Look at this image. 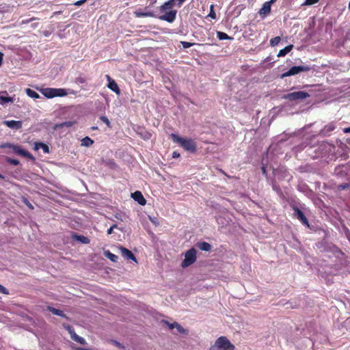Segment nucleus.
<instances>
[{
	"label": "nucleus",
	"mask_w": 350,
	"mask_h": 350,
	"mask_svg": "<svg viewBox=\"0 0 350 350\" xmlns=\"http://www.w3.org/2000/svg\"><path fill=\"white\" fill-rule=\"evenodd\" d=\"M175 0H169L165 2L163 5H161L159 10L161 13H163V14L160 16H157L152 12H142L140 10H136L134 12V15L136 17H157L161 21H164L167 23H173L176 17L177 11L176 10H173V7L174 6Z\"/></svg>",
	"instance_id": "f257e3e1"
},
{
	"label": "nucleus",
	"mask_w": 350,
	"mask_h": 350,
	"mask_svg": "<svg viewBox=\"0 0 350 350\" xmlns=\"http://www.w3.org/2000/svg\"><path fill=\"white\" fill-rule=\"evenodd\" d=\"M170 137L174 143L178 144L184 150L190 152H196L197 146L196 142L191 138H183L175 133H172Z\"/></svg>",
	"instance_id": "f03ea898"
},
{
	"label": "nucleus",
	"mask_w": 350,
	"mask_h": 350,
	"mask_svg": "<svg viewBox=\"0 0 350 350\" xmlns=\"http://www.w3.org/2000/svg\"><path fill=\"white\" fill-rule=\"evenodd\" d=\"M235 346L226 336L219 337L210 350H234Z\"/></svg>",
	"instance_id": "7ed1b4c3"
},
{
	"label": "nucleus",
	"mask_w": 350,
	"mask_h": 350,
	"mask_svg": "<svg viewBox=\"0 0 350 350\" xmlns=\"http://www.w3.org/2000/svg\"><path fill=\"white\" fill-rule=\"evenodd\" d=\"M42 94L48 98H52L57 96H65L68 94V92L66 90L63 88H46L42 90Z\"/></svg>",
	"instance_id": "20e7f679"
},
{
	"label": "nucleus",
	"mask_w": 350,
	"mask_h": 350,
	"mask_svg": "<svg viewBox=\"0 0 350 350\" xmlns=\"http://www.w3.org/2000/svg\"><path fill=\"white\" fill-rule=\"evenodd\" d=\"M0 148H11L16 154L27 157L32 161L35 160V157L29 152L23 149L20 146L6 143L1 145Z\"/></svg>",
	"instance_id": "39448f33"
},
{
	"label": "nucleus",
	"mask_w": 350,
	"mask_h": 350,
	"mask_svg": "<svg viewBox=\"0 0 350 350\" xmlns=\"http://www.w3.org/2000/svg\"><path fill=\"white\" fill-rule=\"evenodd\" d=\"M196 254V250L193 247L187 250L185 254V258L181 262V267L186 268L193 264L197 259Z\"/></svg>",
	"instance_id": "423d86ee"
},
{
	"label": "nucleus",
	"mask_w": 350,
	"mask_h": 350,
	"mask_svg": "<svg viewBox=\"0 0 350 350\" xmlns=\"http://www.w3.org/2000/svg\"><path fill=\"white\" fill-rule=\"evenodd\" d=\"M310 96V94L304 91L293 92L282 96L283 99L288 100L290 101H295L299 100H304Z\"/></svg>",
	"instance_id": "0eeeda50"
},
{
	"label": "nucleus",
	"mask_w": 350,
	"mask_h": 350,
	"mask_svg": "<svg viewBox=\"0 0 350 350\" xmlns=\"http://www.w3.org/2000/svg\"><path fill=\"white\" fill-rule=\"evenodd\" d=\"M311 68L309 66H296L291 67L288 71L284 72L281 75V78L284 79L285 77L297 75L301 72H308L310 70Z\"/></svg>",
	"instance_id": "6e6552de"
},
{
	"label": "nucleus",
	"mask_w": 350,
	"mask_h": 350,
	"mask_svg": "<svg viewBox=\"0 0 350 350\" xmlns=\"http://www.w3.org/2000/svg\"><path fill=\"white\" fill-rule=\"evenodd\" d=\"M291 207L294 211L293 216L298 219L304 225L309 227L308 220L304 214V213L297 206L295 205H292Z\"/></svg>",
	"instance_id": "1a4fd4ad"
},
{
	"label": "nucleus",
	"mask_w": 350,
	"mask_h": 350,
	"mask_svg": "<svg viewBox=\"0 0 350 350\" xmlns=\"http://www.w3.org/2000/svg\"><path fill=\"white\" fill-rule=\"evenodd\" d=\"M271 7V4L268 1H266L262 4V8L258 11V14L261 16V18H263L270 14Z\"/></svg>",
	"instance_id": "9d476101"
},
{
	"label": "nucleus",
	"mask_w": 350,
	"mask_h": 350,
	"mask_svg": "<svg viewBox=\"0 0 350 350\" xmlns=\"http://www.w3.org/2000/svg\"><path fill=\"white\" fill-rule=\"evenodd\" d=\"M3 124L8 127L14 130L21 129L23 126V122L19 120H5Z\"/></svg>",
	"instance_id": "9b49d317"
},
{
	"label": "nucleus",
	"mask_w": 350,
	"mask_h": 350,
	"mask_svg": "<svg viewBox=\"0 0 350 350\" xmlns=\"http://www.w3.org/2000/svg\"><path fill=\"white\" fill-rule=\"evenodd\" d=\"M120 250L121 251L122 256L124 258H126L127 260H132L137 262L136 257L135 256V255L132 253V252L131 250H129L127 248L124 247L122 246H121L120 247Z\"/></svg>",
	"instance_id": "f8f14e48"
},
{
	"label": "nucleus",
	"mask_w": 350,
	"mask_h": 350,
	"mask_svg": "<svg viewBox=\"0 0 350 350\" xmlns=\"http://www.w3.org/2000/svg\"><path fill=\"white\" fill-rule=\"evenodd\" d=\"M131 196L139 204L144 206L146 204V200L144 198L141 191H136L131 194Z\"/></svg>",
	"instance_id": "ddd939ff"
},
{
	"label": "nucleus",
	"mask_w": 350,
	"mask_h": 350,
	"mask_svg": "<svg viewBox=\"0 0 350 350\" xmlns=\"http://www.w3.org/2000/svg\"><path fill=\"white\" fill-rule=\"evenodd\" d=\"M12 97L8 96V92L6 91L0 92V104L4 105L9 102H13Z\"/></svg>",
	"instance_id": "4468645a"
},
{
	"label": "nucleus",
	"mask_w": 350,
	"mask_h": 350,
	"mask_svg": "<svg viewBox=\"0 0 350 350\" xmlns=\"http://www.w3.org/2000/svg\"><path fill=\"white\" fill-rule=\"evenodd\" d=\"M40 148H42L44 153H49V146L46 144H44L42 142H36L34 144V150H38Z\"/></svg>",
	"instance_id": "2eb2a0df"
},
{
	"label": "nucleus",
	"mask_w": 350,
	"mask_h": 350,
	"mask_svg": "<svg viewBox=\"0 0 350 350\" xmlns=\"http://www.w3.org/2000/svg\"><path fill=\"white\" fill-rule=\"evenodd\" d=\"M47 310L52 312L53 314L64 317L67 319V316L64 313V312L59 309L55 308L51 306H47Z\"/></svg>",
	"instance_id": "dca6fc26"
},
{
	"label": "nucleus",
	"mask_w": 350,
	"mask_h": 350,
	"mask_svg": "<svg viewBox=\"0 0 350 350\" xmlns=\"http://www.w3.org/2000/svg\"><path fill=\"white\" fill-rule=\"evenodd\" d=\"M197 247L202 251H210L211 250V245L207 242H198L197 243Z\"/></svg>",
	"instance_id": "f3484780"
},
{
	"label": "nucleus",
	"mask_w": 350,
	"mask_h": 350,
	"mask_svg": "<svg viewBox=\"0 0 350 350\" xmlns=\"http://www.w3.org/2000/svg\"><path fill=\"white\" fill-rule=\"evenodd\" d=\"M107 87L118 94L120 92V88L114 80H111L110 83H108Z\"/></svg>",
	"instance_id": "a211bd4d"
},
{
	"label": "nucleus",
	"mask_w": 350,
	"mask_h": 350,
	"mask_svg": "<svg viewBox=\"0 0 350 350\" xmlns=\"http://www.w3.org/2000/svg\"><path fill=\"white\" fill-rule=\"evenodd\" d=\"M293 47V44H289V45L285 46L284 49L280 50V51L278 54V57L285 56L288 53H289L292 50Z\"/></svg>",
	"instance_id": "6ab92c4d"
},
{
	"label": "nucleus",
	"mask_w": 350,
	"mask_h": 350,
	"mask_svg": "<svg viewBox=\"0 0 350 350\" xmlns=\"http://www.w3.org/2000/svg\"><path fill=\"white\" fill-rule=\"evenodd\" d=\"M94 144V140L89 137H85L81 139V145L85 147H90Z\"/></svg>",
	"instance_id": "aec40b11"
},
{
	"label": "nucleus",
	"mask_w": 350,
	"mask_h": 350,
	"mask_svg": "<svg viewBox=\"0 0 350 350\" xmlns=\"http://www.w3.org/2000/svg\"><path fill=\"white\" fill-rule=\"evenodd\" d=\"M73 237L75 240L79 241L82 243L88 244L90 243L89 238L83 235L75 234Z\"/></svg>",
	"instance_id": "412c9836"
},
{
	"label": "nucleus",
	"mask_w": 350,
	"mask_h": 350,
	"mask_svg": "<svg viewBox=\"0 0 350 350\" xmlns=\"http://www.w3.org/2000/svg\"><path fill=\"white\" fill-rule=\"evenodd\" d=\"M71 338L74 341H75L81 345H85L86 343L85 339L83 338L78 336L76 333H72Z\"/></svg>",
	"instance_id": "4be33fe9"
},
{
	"label": "nucleus",
	"mask_w": 350,
	"mask_h": 350,
	"mask_svg": "<svg viewBox=\"0 0 350 350\" xmlns=\"http://www.w3.org/2000/svg\"><path fill=\"white\" fill-rule=\"evenodd\" d=\"M104 255L105 257H107L110 260H111L112 262H117V260L118 259V257L116 255L112 254L109 250L105 251Z\"/></svg>",
	"instance_id": "5701e85b"
},
{
	"label": "nucleus",
	"mask_w": 350,
	"mask_h": 350,
	"mask_svg": "<svg viewBox=\"0 0 350 350\" xmlns=\"http://www.w3.org/2000/svg\"><path fill=\"white\" fill-rule=\"evenodd\" d=\"M336 126L333 122L329 123L325 125L323 129V132L325 134H328L335 129Z\"/></svg>",
	"instance_id": "b1692460"
},
{
	"label": "nucleus",
	"mask_w": 350,
	"mask_h": 350,
	"mask_svg": "<svg viewBox=\"0 0 350 350\" xmlns=\"http://www.w3.org/2000/svg\"><path fill=\"white\" fill-rule=\"evenodd\" d=\"M217 37L219 40H232L233 38L229 36L227 33L222 32V31H217Z\"/></svg>",
	"instance_id": "393cba45"
},
{
	"label": "nucleus",
	"mask_w": 350,
	"mask_h": 350,
	"mask_svg": "<svg viewBox=\"0 0 350 350\" xmlns=\"http://www.w3.org/2000/svg\"><path fill=\"white\" fill-rule=\"evenodd\" d=\"M74 123H75V122H71V121L64 122L62 123L55 124L54 126V129H57L59 128H63L64 126L71 127L74 124Z\"/></svg>",
	"instance_id": "a878e982"
},
{
	"label": "nucleus",
	"mask_w": 350,
	"mask_h": 350,
	"mask_svg": "<svg viewBox=\"0 0 350 350\" xmlns=\"http://www.w3.org/2000/svg\"><path fill=\"white\" fill-rule=\"evenodd\" d=\"M25 92H26V94L31 98H33L35 99L40 98V95L36 91H34L30 88L26 89Z\"/></svg>",
	"instance_id": "bb28decb"
},
{
	"label": "nucleus",
	"mask_w": 350,
	"mask_h": 350,
	"mask_svg": "<svg viewBox=\"0 0 350 350\" xmlns=\"http://www.w3.org/2000/svg\"><path fill=\"white\" fill-rule=\"evenodd\" d=\"M280 36H275L270 40V44L271 46H275L280 43Z\"/></svg>",
	"instance_id": "cd10ccee"
},
{
	"label": "nucleus",
	"mask_w": 350,
	"mask_h": 350,
	"mask_svg": "<svg viewBox=\"0 0 350 350\" xmlns=\"http://www.w3.org/2000/svg\"><path fill=\"white\" fill-rule=\"evenodd\" d=\"M208 16L211 17L213 19L216 18V13L214 10V5H211L210 7V12L208 15Z\"/></svg>",
	"instance_id": "c85d7f7f"
},
{
	"label": "nucleus",
	"mask_w": 350,
	"mask_h": 350,
	"mask_svg": "<svg viewBox=\"0 0 350 350\" xmlns=\"http://www.w3.org/2000/svg\"><path fill=\"white\" fill-rule=\"evenodd\" d=\"M319 1V0H305L303 5L310 6V5H312L314 4L317 3Z\"/></svg>",
	"instance_id": "c756f323"
},
{
	"label": "nucleus",
	"mask_w": 350,
	"mask_h": 350,
	"mask_svg": "<svg viewBox=\"0 0 350 350\" xmlns=\"http://www.w3.org/2000/svg\"><path fill=\"white\" fill-rule=\"evenodd\" d=\"M349 187H350V184H349V183H342V184L338 185V187H337V189L339 191H342V190H345L346 189H348Z\"/></svg>",
	"instance_id": "7c9ffc66"
},
{
	"label": "nucleus",
	"mask_w": 350,
	"mask_h": 350,
	"mask_svg": "<svg viewBox=\"0 0 350 350\" xmlns=\"http://www.w3.org/2000/svg\"><path fill=\"white\" fill-rule=\"evenodd\" d=\"M6 161L8 163L12 164L13 165H18L20 163L18 160L14 159L8 158Z\"/></svg>",
	"instance_id": "2f4dec72"
},
{
	"label": "nucleus",
	"mask_w": 350,
	"mask_h": 350,
	"mask_svg": "<svg viewBox=\"0 0 350 350\" xmlns=\"http://www.w3.org/2000/svg\"><path fill=\"white\" fill-rule=\"evenodd\" d=\"M175 326H176V328L177 329V331L179 333H180V334H185L186 333V330L180 324H178V323L175 322Z\"/></svg>",
	"instance_id": "473e14b6"
},
{
	"label": "nucleus",
	"mask_w": 350,
	"mask_h": 350,
	"mask_svg": "<svg viewBox=\"0 0 350 350\" xmlns=\"http://www.w3.org/2000/svg\"><path fill=\"white\" fill-rule=\"evenodd\" d=\"M181 44L184 49H187V48H189V47L192 46L193 45H194V43L189 42H186V41H182Z\"/></svg>",
	"instance_id": "72a5a7b5"
},
{
	"label": "nucleus",
	"mask_w": 350,
	"mask_h": 350,
	"mask_svg": "<svg viewBox=\"0 0 350 350\" xmlns=\"http://www.w3.org/2000/svg\"><path fill=\"white\" fill-rule=\"evenodd\" d=\"M100 119L107 124V126L109 127V128H111V123L109 120V119L107 118V117L106 116H101L100 118Z\"/></svg>",
	"instance_id": "f704fd0d"
},
{
	"label": "nucleus",
	"mask_w": 350,
	"mask_h": 350,
	"mask_svg": "<svg viewBox=\"0 0 350 350\" xmlns=\"http://www.w3.org/2000/svg\"><path fill=\"white\" fill-rule=\"evenodd\" d=\"M75 82L77 83H86V79L84 78V77H79L75 79Z\"/></svg>",
	"instance_id": "c9c22d12"
},
{
	"label": "nucleus",
	"mask_w": 350,
	"mask_h": 350,
	"mask_svg": "<svg viewBox=\"0 0 350 350\" xmlns=\"http://www.w3.org/2000/svg\"><path fill=\"white\" fill-rule=\"evenodd\" d=\"M112 344H113L115 346H116L118 348L124 349V346L122 345L120 342H118L117 340H111Z\"/></svg>",
	"instance_id": "e433bc0d"
},
{
	"label": "nucleus",
	"mask_w": 350,
	"mask_h": 350,
	"mask_svg": "<svg viewBox=\"0 0 350 350\" xmlns=\"http://www.w3.org/2000/svg\"><path fill=\"white\" fill-rule=\"evenodd\" d=\"M37 18L36 17H31L29 19H26V20H23L22 22H21V24L22 25H24V24H28L29 23L33 21H35L36 20Z\"/></svg>",
	"instance_id": "4c0bfd02"
},
{
	"label": "nucleus",
	"mask_w": 350,
	"mask_h": 350,
	"mask_svg": "<svg viewBox=\"0 0 350 350\" xmlns=\"http://www.w3.org/2000/svg\"><path fill=\"white\" fill-rule=\"evenodd\" d=\"M0 293L5 295H8L9 293L8 290L1 284H0Z\"/></svg>",
	"instance_id": "58836bf2"
},
{
	"label": "nucleus",
	"mask_w": 350,
	"mask_h": 350,
	"mask_svg": "<svg viewBox=\"0 0 350 350\" xmlns=\"http://www.w3.org/2000/svg\"><path fill=\"white\" fill-rule=\"evenodd\" d=\"M23 202L27 206H28L30 209H33V206L29 202L27 198L23 200Z\"/></svg>",
	"instance_id": "ea45409f"
},
{
	"label": "nucleus",
	"mask_w": 350,
	"mask_h": 350,
	"mask_svg": "<svg viewBox=\"0 0 350 350\" xmlns=\"http://www.w3.org/2000/svg\"><path fill=\"white\" fill-rule=\"evenodd\" d=\"M273 189L275 191L278 193L282 194V192L278 185H273Z\"/></svg>",
	"instance_id": "a19ab883"
},
{
	"label": "nucleus",
	"mask_w": 350,
	"mask_h": 350,
	"mask_svg": "<svg viewBox=\"0 0 350 350\" xmlns=\"http://www.w3.org/2000/svg\"><path fill=\"white\" fill-rule=\"evenodd\" d=\"M88 0H79V1L75 2L73 3V5L75 6H80V5H83V3H85Z\"/></svg>",
	"instance_id": "79ce46f5"
},
{
	"label": "nucleus",
	"mask_w": 350,
	"mask_h": 350,
	"mask_svg": "<svg viewBox=\"0 0 350 350\" xmlns=\"http://www.w3.org/2000/svg\"><path fill=\"white\" fill-rule=\"evenodd\" d=\"M118 227V226L116 224H113L112 226H111L108 230H107V234H111L113 233V229L114 228H116Z\"/></svg>",
	"instance_id": "37998d69"
},
{
	"label": "nucleus",
	"mask_w": 350,
	"mask_h": 350,
	"mask_svg": "<svg viewBox=\"0 0 350 350\" xmlns=\"http://www.w3.org/2000/svg\"><path fill=\"white\" fill-rule=\"evenodd\" d=\"M66 329L68 331L69 334H70V337H72V333H75L72 327L70 325H67L65 327Z\"/></svg>",
	"instance_id": "c03bdc74"
},
{
	"label": "nucleus",
	"mask_w": 350,
	"mask_h": 350,
	"mask_svg": "<svg viewBox=\"0 0 350 350\" xmlns=\"http://www.w3.org/2000/svg\"><path fill=\"white\" fill-rule=\"evenodd\" d=\"M163 322H164V323H165V324H167V325H168V327H169V328H170V329H174V328H176V326H175V322H174V323H170L169 322H167V321H164Z\"/></svg>",
	"instance_id": "a18cd8bd"
},
{
	"label": "nucleus",
	"mask_w": 350,
	"mask_h": 350,
	"mask_svg": "<svg viewBox=\"0 0 350 350\" xmlns=\"http://www.w3.org/2000/svg\"><path fill=\"white\" fill-rule=\"evenodd\" d=\"M180 157V154L179 152L176 151H174L172 153V157L173 158H179Z\"/></svg>",
	"instance_id": "49530a36"
},
{
	"label": "nucleus",
	"mask_w": 350,
	"mask_h": 350,
	"mask_svg": "<svg viewBox=\"0 0 350 350\" xmlns=\"http://www.w3.org/2000/svg\"><path fill=\"white\" fill-rule=\"evenodd\" d=\"M177 1V6L178 8H180L183 5V3L186 1V0H176Z\"/></svg>",
	"instance_id": "de8ad7c7"
},
{
	"label": "nucleus",
	"mask_w": 350,
	"mask_h": 350,
	"mask_svg": "<svg viewBox=\"0 0 350 350\" xmlns=\"http://www.w3.org/2000/svg\"><path fill=\"white\" fill-rule=\"evenodd\" d=\"M149 1V6H152L154 3H156L157 0H148Z\"/></svg>",
	"instance_id": "09e8293b"
},
{
	"label": "nucleus",
	"mask_w": 350,
	"mask_h": 350,
	"mask_svg": "<svg viewBox=\"0 0 350 350\" xmlns=\"http://www.w3.org/2000/svg\"><path fill=\"white\" fill-rule=\"evenodd\" d=\"M345 133H350V127H347L343 129Z\"/></svg>",
	"instance_id": "8fccbe9b"
},
{
	"label": "nucleus",
	"mask_w": 350,
	"mask_h": 350,
	"mask_svg": "<svg viewBox=\"0 0 350 350\" xmlns=\"http://www.w3.org/2000/svg\"><path fill=\"white\" fill-rule=\"evenodd\" d=\"M3 54L2 53L0 52V66H1L2 64V62H3Z\"/></svg>",
	"instance_id": "3c124183"
},
{
	"label": "nucleus",
	"mask_w": 350,
	"mask_h": 350,
	"mask_svg": "<svg viewBox=\"0 0 350 350\" xmlns=\"http://www.w3.org/2000/svg\"><path fill=\"white\" fill-rule=\"evenodd\" d=\"M105 77H106V79H107V81H109V83H110V81H111V80H113V79L111 78V77H110L109 75H107L105 76Z\"/></svg>",
	"instance_id": "603ef678"
},
{
	"label": "nucleus",
	"mask_w": 350,
	"mask_h": 350,
	"mask_svg": "<svg viewBox=\"0 0 350 350\" xmlns=\"http://www.w3.org/2000/svg\"><path fill=\"white\" fill-rule=\"evenodd\" d=\"M276 1L277 0H270L268 2L270 3L271 4H273L275 2H276Z\"/></svg>",
	"instance_id": "864d4df0"
},
{
	"label": "nucleus",
	"mask_w": 350,
	"mask_h": 350,
	"mask_svg": "<svg viewBox=\"0 0 350 350\" xmlns=\"http://www.w3.org/2000/svg\"><path fill=\"white\" fill-rule=\"evenodd\" d=\"M0 178H1V179H4V178H5V177H4L1 174H0Z\"/></svg>",
	"instance_id": "5fc2aeb1"
},
{
	"label": "nucleus",
	"mask_w": 350,
	"mask_h": 350,
	"mask_svg": "<svg viewBox=\"0 0 350 350\" xmlns=\"http://www.w3.org/2000/svg\"><path fill=\"white\" fill-rule=\"evenodd\" d=\"M36 26H37V23H35V24L32 25L33 27H36Z\"/></svg>",
	"instance_id": "6e6d98bb"
},
{
	"label": "nucleus",
	"mask_w": 350,
	"mask_h": 350,
	"mask_svg": "<svg viewBox=\"0 0 350 350\" xmlns=\"http://www.w3.org/2000/svg\"><path fill=\"white\" fill-rule=\"evenodd\" d=\"M262 170L263 172H265V168L264 167H262Z\"/></svg>",
	"instance_id": "4d7b16f0"
}]
</instances>
